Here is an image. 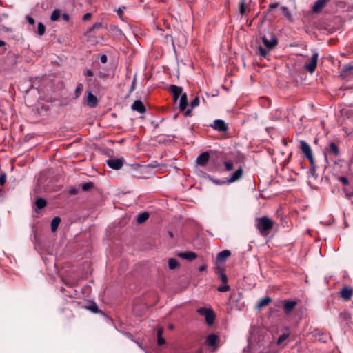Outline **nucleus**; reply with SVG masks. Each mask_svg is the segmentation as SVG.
Instances as JSON below:
<instances>
[{"label": "nucleus", "instance_id": "58", "mask_svg": "<svg viewBox=\"0 0 353 353\" xmlns=\"http://www.w3.org/2000/svg\"><path fill=\"white\" fill-rule=\"evenodd\" d=\"M344 216H345V219H344V224L345 225L346 227L348 226V224L347 223V219H346V214L345 212H344Z\"/></svg>", "mask_w": 353, "mask_h": 353}, {"label": "nucleus", "instance_id": "49", "mask_svg": "<svg viewBox=\"0 0 353 353\" xmlns=\"http://www.w3.org/2000/svg\"><path fill=\"white\" fill-rule=\"evenodd\" d=\"M69 193L71 195H75L78 193V190L75 188H71L69 190Z\"/></svg>", "mask_w": 353, "mask_h": 353}, {"label": "nucleus", "instance_id": "30", "mask_svg": "<svg viewBox=\"0 0 353 353\" xmlns=\"http://www.w3.org/2000/svg\"><path fill=\"white\" fill-rule=\"evenodd\" d=\"M61 11L59 9H55L50 16L51 21H57L61 17Z\"/></svg>", "mask_w": 353, "mask_h": 353}, {"label": "nucleus", "instance_id": "13", "mask_svg": "<svg viewBox=\"0 0 353 353\" xmlns=\"http://www.w3.org/2000/svg\"><path fill=\"white\" fill-rule=\"evenodd\" d=\"M243 174V170L242 167H239L233 174H231L230 177L226 180L228 183H232L240 180Z\"/></svg>", "mask_w": 353, "mask_h": 353}, {"label": "nucleus", "instance_id": "61", "mask_svg": "<svg viewBox=\"0 0 353 353\" xmlns=\"http://www.w3.org/2000/svg\"><path fill=\"white\" fill-rule=\"evenodd\" d=\"M196 353H203L202 350H198Z\"/></svg>", "mask_w": 353, "mask_h": 353}, {"label": "nucleus", "instance_id": "60", "mask_svg": "<svg viewBox=\"0 0 353 353\" xmlns=\"http://www.w3.org/2000/svg\"><path fill=\"white\" fill-rule=\"evenodd\" d=\"M168 234H169V236H170V237H173V233H172V232H170H170H168Z\"/></svg>", "mask_w": 353, "mask_h": 353}, {"label": "nucleus", "instance_id": "37", "mask_svg": "<svg viewBox=\"0 0 353 353\" xmlns=\"http://www.w3.org/2000/svg\"><path fill=\"white\" fill-rule=\"evenodd\" d=\"M101 28H102V23L97 22L92 27L90 28L88 32H92L97 30H99Z\"/></svg>", "mask_w": 353, "mask_h": 353}, {"label": "nucleus", "instance_id": "33", "mask_svg": "<svg viewBox=\"0 0 353 353\" xmlns=\"http://www.w3.org/2000/svg\"><path fill=\"white\" fill-rule=\"evenodd\" d=\"M86 308L89 310L92 311L93 313H99L100 312L97 305L95 303H91L88 306H86Z\"/></svg>", "mask_w": 353, "mask_h": 353}, {"label": "nucleus", "instance_id": "59", "mask_svg": "<svg viewBox=\"0 0 353 353\" xmlns=\"http://www.w3.org/2000/svg\"><path fill=\"white\" fill-rule=\"evenodd\" d=\"M6 43L3 41L0 40V47L5 46Z\"/></svg>", "mask_w": 353, "mask_h": 353}, {"label": "nucleus", "instance_id": "24", "mask_svg": "<svg viewBox=\"0 0 353 353\" xmlns=\"http://www.w3.org/2000/svg\"><path fill=\"white\" fill-rule=\"evenodd\" d=\"M230 255L231 252L230 250H224L217 254L216 261L219 262H224Z\"/></svg>", "mask_w": 353, "mask_h": 353}, {"label": "nucleus", "instance_id": "14", "mask_svg": "<svg viewBox=\"0 0 353 353\" xmlns=\"http://www.w3.org/2000/svg\"><path fill=\"white\" fill-rule=\"evenodd\" d=\"M168 90L173 95V99L174 103H176L179 97H181V94H183L182 93V88L175 85H170Z\"/></svg>", "mask_w": 353, "mask_h": 353}, {"label": "nucleus", "instance_id": "26", "mask_svg": "<svg viewBox=\"0 0 353 353\" xmlns=\"http://www.w3.org/2000/svg\"><path fill=\"white\" fill-rule=\"evenodd\" d=\"M60 222H61V219L59 216H56L52 220L51 224H50L52 232H54L57 231Z\"/></svg>", "mask_w": 353, "mask_h": 353}, {"label": "nucleus", "instance_id": "21", "mask_svg": "<svg viewBox=\"0 0 353 353\" xmlns=\"http://www.w3.org/2000/svg\"><path fill=\"white\" fill-rule=\"evenodd\" d=\"M352 290L351 288L345 287L340 292V296L345 301H349L352 296Z\"/></svg>", "mask_w": 353, "mask_h": 353}, {"label": "nucleus", "instance_id": "5", "mask_svg": "<svg viewBox=\"0 0 353 353\" xmlns=\"http://www.w3.org/2000/svg\"><path fill=\"white\" fill-rule=\"evenodd\" d=\"M340 77L346 83L350 81L353 77V65L351 63L344 65L340 72Z\"/></svg>", "mask_w": 353, "mask_h": 353}, {"label": "nucleus", "instance_id": "23", "mask_svg": "<svg viewBox=\"0 0 353 353\" xmlns=\"http://www.w3.org/2000/svg\"><path fill=\"white\" fill-rule=\"evenodd\" d=\"M250 11V9L248 8V4L247 3L246 0H240L239 1V13L241 16L247 15L248 13Z\"/></svg>", "mask_w": 353, "mask_h": 353}, {"label": "nucleus", "instance_id": "20", "mask_svg": "<svg viewBox=\"0 0 353 353\" xmlns=\"http://www.w3.org/2000/svg\"><path fill=\"white\" fill-rule=\"evenodd\" d=\"M330 0H316L312 7V11L315 13H319L321 11L322 8L325 7L326 3Z\"/></svg>", "mask_w": 353, "mask_h": 353}, {"label": "nucleus", "instance_id": "31", "mask_svg": "<svg viewBox=\"0 0 353 353\" xmlns=\"http://www.w3.org/2000/svg\"><path fill=\"white\" fill-rule=\"evenodd\" d=\"M179 265V262L176 259L170 258L168 260V266L171 270L176 268Z\"/></svg>", "mask_w": 353, "mask_h": 353}, {"label": "nucleus", "instance_id": "47", "mask_svg": "<svg viewBox=\"0 0 353 353\" xmlns=\"http://www.w3.org/2000/svg\"><path fill=\"white\" fill-rule=\"evenodd\" d=\"M212 181L214 182V183H215L216 185H223V184L228 183L226 182V180L221 181V180H218V179H212Z\"/></svg>", "mask_w": 353, "mask_h": 353}, {"label": "nucleus", "instance_id": "40", "mask_svg": "<svg viewBox=\"0 0 353 353\" xmlns=\"http://www.w3.org/2000/svg\"><path fill=\"white\" fill-rule=\"evenodd\" d=\"M310 174L316 179L317 177V174L316 173V165L314 163V160L313 161V165L310 164Z\"/></svg>", "mask_w": 353, "mask_h": 353}, {"label": "nucleus", "instance_id": "43", "mask_svg": "<svg viewBox=\"0 0 353 353\" xmlns=\"http://www.w3.org/2000/svg\"><path fill=\"white\" fill-rule=\"evenodd\" d=\"M83 90V85L81 83H79L75 89V98H78Z\"/></svg>", "mask_w": 353, "mask_h": 353}, {"label": "nucleus", "instance_id": "10", "mask_svg": "<svg viewBox=\"0 0 353 353\" xmlns=\"http://www.w3.org/2000/svg\"><path fill=\"white\" fill-rule=\"evenodd\" d=\"M124 163L123 158L110 159L106 161L107 165L113 170H119L122 168Z\"/></svg>", "mask_w": 353, "mask_h": 353}, {"label": "nucleus", "instance_id": "28", "mask_svg": "<svg viewBox=\"0 0 353 353\" xmlns=\"http://www.w3.org/2000/svg\"><path fill=\"white\" fill-rule=\"evenodd\" d=\"M149 217V214L146 212L138 215L137 222L139 224L144 223Z\"/></svg>", "mask_w": 353, "mask_h": 353}, {"label": "nucleus", "instance_id": "29", "mask_svg": "<svg viewBox=\"0 0 353 353\" xmlns=\"http://www.w3.org/2000/svg\"><path fill=\"white\" fill-rule=\"evenodd\" d=\"M216 272L219 274L220 279L222 281V283H228V276L223 272V269H221L220 268H217V270L216 271Z\"/></svg>", "mask_w": 353, "mask_h": 353}, {"label": "nucleus", "instance_id": "32", "mask_svg": "<svg viewBox=\"0 0 353 353\" xmlns=\"http://www.w3.org/2000/svg\"><path fill=\"white\" fill-rule=\"evenodd\" d=\"M163 330L161 329L158 330L157 331V343L159 345H162L165 343V340L162 337Z\"/></svg>", "mask_w": 353, "mask_h": 353}, {"label": "nucleus", "instance_id": "9", "mask_svg": "<svg viewBox=\"0 0 353 353\" xmlns=\"http://www.w3.org/2000/svg\"><path fill=\"white\" fill-rule=\"evenodd\" d=\"M210 126L220 132H225L229 129L228 124L222 119L214 120L213 123L210 125Z\"/></svg>", "mask_w": 353, "mask_h": 353}, {"label": "nucleus", "instance_id": "48", "mask_svg": "<svg viewBox=\"0 0 353 353\" xmlns=\"http://www.w3.org/2000/svg\"><path fill=\"white\" fill-rule=\"evenodd\" d=\"M83 74L88 77H92L93 72L91 70L87 69L83 71Z\"/></svg>", "mask_w": 353, "mask_h": 353}, {"label": "nucleus", "instance_id": "6", "mask_svg": "<svg viewBox=\"0 0 353 353\" xmlns=\"http://www.w3.org/2000/svg\"><path fill=\"white\" fill-rule=\"evenodd\" d=\"M301 150L304 154L305 157L310 161V164L313 165V161L314 160L312 152L310 145L305 141L302 140L300 141Z\"/></svg>", "mask_w": 353, "mask_h": 353}, {"label": "nucleus", "instance_id": "17", "mask_svg": "<svg viewBox=\"0 0 353 353\" xmlns=\"http://www.w3.org/2000/svg\"><path fill=\"white\" fill-rule=\"evenodd\" d=\"M177 256L179 258L185 259L188 261H192L196 259L197 257V254L195 252H191V251L184 252H179L177 254Z\"/></svg>", "mask_w": 353, "mask_h": 353}, {"label": "nucleus", "instance_id": "63", "mask_svg": "<svg viewBox=\"0 0 353 353\" xmlns=\"http://www.w3.org/2000/svg\"><path fill=\"white\" fill-rule=\"evenodd\" d=\"M171 37V41H172V45L174 46V40H173V38L172 37Z\"/></svg>", "mask_w": 353, "mask_h": 353}, {"label": "nucleus", "instance_id": "12", "mask_svg": "<svg viewBox=\"0 0 353 353\" xmlns=\"http://www.w3.org/2000/svg\"><path fill=\"white\" fill-rule=\"evenodd\" d=\"M99 100L96 96H94L90 91L87 92V97L85 98L86 105L91 108H95L97 106Z\"/></svg>", "mask_w": 353, "mask_h": 353}, {"label": "nucleus", "instance_id": "54", "mask_svg": "<svg viewBox=\"0 0 353 353\" xmlns=\"http://www.w3.org/2000/svg\"><path fill=\"white\" fill-rule=\"evenodd\" d=\"M26 19H27L28 22L30 24L33 25V24L34 23V19L32 17H30V16H27V17H26Z\"/></svg>", "mask_w": 353, "mask_h": 353}, {"label": "nucleus", "instance_id": "34", "mask_svg": "<svg viewBox=\"0 0 353 353\" xmlns=\"http://www.w3.org/2000/svg\"><path fill=\"white\" fill-rule=\"evenodd\" d=\"M94 184L92 182L85 183L82 185V190L84 192H88L91 189H92L94 188Z\"/></svg>", "mask_w": 353, "mask_h": 353}, {"label": "nucleus", "instance_id": "19", "mask_svg": "<svg viewBox=\"0 0 353 353\" xmlns=\"http://www.w3.org/2000/svg\"><path fill=\"white\" fill-rule=\"evenodd\" d=\"M210 159V155L208 152H203L196 159V163L199 165L205 166Z\"/></svg>", "mask_w": 353, "mask_h": 353}, {"label": "nucleus", "instance_id": "62", "mask_svg": "<svg viewBox=\"0 0 353 353\" xmlns=\"http://www.w3.org/2000/svg\"><path fill=\"white\" fill-rule=\"evenodd\" d=\"M235 296H236V294H232V295H231V296H230V297H231V299H233Z\"/></svg>", "mask_w": 353, "mask_h": 353}, {"label": "nucleus", "instance_id": "11", "mask_svg": "<svg viewBox=\"0 0 353 353\" xmlns=\"http://www.w3.org/2000/svg\"><path fill=\"white\" fill-rule=\"evenodd\" d=\"M339 148L336 145V144L334 143H331L329 145V147L326 148L325 149V158H327L328 156L330 157H336L339 155Z\"/></svg>", "mask_w": 353, "mask_h": 353}, {"label": "nucleus", "instance_id": "25", "mask_svg": "<svg viewBox=\"0 0 353 353\" xmlns=\"http://www.w3.org/2000/svg\"><path fill=\"white\" fill-rule=\"evenodd\" d=\"M188 106V97L186 93L181 94L179 100V108L181 111H185Z\"/></svg>", "mask_w": 353, "mask_h": 353}, {"label": "nucleus", "instance_id": "27", "mask_svg": "<svg viewBox=\"0 0 353 353\" xmlns=\"http://www.w3.org/2000/svg\"><path fill=\"white\" fill-rule=\"evenodd\" d=\"M35 205L39 210H41L46 206L47 201L45 199L39 197L36 200Z\"/></svg>", "mask_w": 353, "mask_h": 353}, {"label": "nucleus", "instance_id": "22", "mask_svg": "<svg viewBox=\"0 0 353 353\" xmlns=\"http://www.w3.org/2000/svg\"><path fill=\"white\" fill-rule=\"evenodd\" d=\"M271 301L272 299L270 296H265L258 301L256 305V309L260 310L263 307L267 306L270 303H271Z\"/></svg>", "mask_w": 353, "mask_h": 353}, {"label": "nucleus", "instance_id": "51", "mask_svg": "<svg viewBox=\"0 0 353 353\" xmlns=\"http://www.w3.org/2000/svg\"><path fill=\"white\" fill-rule=\"evenodd\" d=\"M100 60H101V63H107L108 57L105 54H102L101 56Z\"/></svg>", "mask_w": 353, "mask_h": 353}, {"label": "nucleus", "instance_id": "44", "mask_svg": "<svg viewBox=\"0 0 353 353\" xmlns=\"http://www.w3.org/2000/svg\"><path fill=\"white\" fill-rule=\"evenodd\" d=\"M199 104V97H195L190 103V105L192 108L198 106Z\"/></svg>", "mask_w": 353, "mask_h": 353}, {"label": "nucleus", "instance_id": "45", "mask_svg": "<svg viewBox=\"0 0 353 353\" xmlns=\"http://www.w3.org/2000/svg\"><path fill=\"white\" fill-rule=\"evenodd\" d=\"M6 173H1L0 174V185L3 186L6 182Z\"/></svg>", "mask_w": 353, "mask_h": 353}, {"label": "nucleus", "instance_id": "56", "mask_svg": "<svg viewBox=\"0 0 353 353\" xmlns=\"http://www.w3.org/2000/svg\"><path fill=\"white\" fill-rule=\"evenodd\" d=\"M343 89H351L352 88V85H346L345 83H344V85H343Z\"/></svg>", "mask_w": 353, "mask_h": 353}, {"label": "nucleus", "instance_id": "8", "mask_svg": "<svg viewBox=\"0 0 353 353\" xmlns=\"http://www.w3.org/2000/svg\"><path fill=\"white\" fill-rule=\"evenodd\" d=\"M270 39H268V38L266 36H263L261 37L262 41L264 44V46L268 49L272 50L273 49L278 43V39L276 37L274 34H270Z\"/></svg>", "mask_w": 353, "mask_h": 353}, {"label": "nucleus", "instance_id": "42", "mask_svg": "<svg viewBox=\"0 0 353 353\" xmlns=\"http://www.w3.org/2000/svg\"><path fill=\"white\" fill-rule=\"evenodd\" d=\"M288 334H283L280 335L277 339V344L281 345L288 337Z\"/></svg>", "mask_w": 353, "mask_h": 353}, {"label": "nucleus", "instance_id": "36", "mask_svg": "<svg viewBox=\"0 0 353 353\" xmlns=\"http://www.w3.org/2000/svg\"><path fill=\"white\" fill-rule=\"evenodd\" d=\"M46 31V27L42 23H39L37 28V33L39 36L44 34Z\"/></svg>", "mask_w": 353, "mask_h": 353}, {"label": "nucleus", "instance_id": "53", "mask_svg": "<svg viewBox=\"0 0 353 353\" xmlns=\"http://www.w3.org/2000/svg\"><path fill=\"white\" fill-rule=\"evenodd\" d=\"M61 18H62L64 21H69V19H70V16H69V14H65V13H64V14H61Z\"/></svg>", "mask_w": 353, "mask_h": 353}, {"label": "nucleus", "instance_id": "64", "mask_svg": "<svg viewBox=\"0 0 353 353\" xmlns=\"http://www.w3.org/2000/svg\"><path fill=\"white\" fill-rule=\"evenodd\" d=\"M2 192V189L0 188V192Z\"/></svg>", "mask_w": 353, "mask_h": 353}, {"label": "nucleus", "instance_id": "4", "mask_svg": "<svg viewBox=\"0 0 353 353\" xmlns=\"http://www.w3.org/2000/svg\"><path fill=\"white\" fill-rule=\"evenodd\" d=\"M319 54L314 52L310 61L305 63L304 69L310 74H312L316 69L318 63Z\"/></svg>", "mask_w": 353, "mask_h": 353}, {"label": "nucleus", "instance_id": "16", "mask_svg": "<svg viewBox=\"0 0 353 353\" xmlns=\"http://www.w3.org/2000/svg\"><path fill=\"white\" fill-rule=\"evenodd\" d=\"M219 341V336L215 334H210L206 337L205 344L210 347H214Z\"/></svg>", "mask_w": 353, "mask_h": 353}, {"label": "nucleus", "instance_id": "18", "mask_svg": "<svg viewBox=\"0 0 353 353\" xmlns=\"http://www.w3.org/2000/svg\"><path fill=\"white\" fill-rule=\"evenodd\" d=\"M132 109L134 111H137L139 113H145L146 111V108L143 103V102L140 100H136L132 105Z\"/></svg>", "mask_w": 353, "mask_h": 353}, {"label": "nucleus", "instance_id": "46", "mask_svg": "<svg viewBox=\"0 0 353 353\" xmlns=\"http://www.w3.org/2000/svg\"><path fill=\"white\" fill-rule=\"evenodd\" d=\"M125 9V6H121V7H119L117 10V13L118 14V16L119 17V18L122 19L123 17V12H124V10Z\"/></svg>", "mask_w": 353, "mask_h": 353}, {"label": "nucleus", "instance_id": "50", "mask_svg": "<svg viewBox=\"0 0 353 353\" xmlns=\"http://www.w3.org/2000/svg\"><path fill=\"white\" fill-rule=\"evenodd\" d=\"M279 6V3H271L269 6V10H272L273 9H275L276 8H278Z\"/></svg>", "mask_w": 353, "mask_h": 353}, {"label": "nucleus", "instance_id": "38", "mask_svg": "<svg viewBox=\"0 0 353 353\" xmlns=\"http://www.w3.org/2000/svg\"><path fill=\"white\" fill-rule=\"evenodd\" d=\"M258 53L262 57H265L268 54V51L261 46L258 47Z\"/></svg>", "mask_w": 353, "mask_h": 353}, {"label": "nucleus", "instance_id": "7", "mask_svg": "<svg viewBox=\"0 0 353 353\" xmlns=\"http://www.w3.org/2000/svg\"><path fill=\"white\" fill-rule=\"evenodd\" d=\"M298 303L296 301H290L288 299H284L282 301L283 312L286 315H290L297 305Z\"/></svg>", "mask_w": 353, "mask_h": 353}, {"label": "nucleus", "instance_id": "57", "mask_svg": "<svg viewBox=\"0 0 353 353\" xmlns=\"http://www.w3.org/2000/svg\"><path fill=\"white\" fill-rule=\"evenodd\" d=\"M185 116H191V110L188 109L185 112Z\"/></svg>", "mask_w": 353, "mask_h": 353}, {"label": "nucleus", "instance_id": "41", "mask_svg": "<svg viewBox=\"0 0 353 353\" xmlns=\"http://www.w3.org/2000/svg\"><path fill=\"white\" fill-rule=\"evenodd\" d=\"M225 285H221L217 288V290L221 292H225L230 290V286L227 283H224Z\"/></svg>", "mask_w": 353, "mask_h": 353}, {"label": "nucleus", "instance_id": "55", "mask_svg": "<svg viewBox=\"0 0 353 353\" xmlns=\"http://www.w3.org/2000/svg\"><path fill=\"white\" fill-rule=\"evenodd\" d=\"M207 268V265L206 264H203L202 265H201L199 268V270L200 272H203V271H205Z\"/></svg>", "mask_w": 353, "mask_h": 353}, {"label": "nucleus", "instance_id": "15", "mask_svg": "<svg viewBox=\"0 0 353 353\" xmlns=\"http://www.w3.org/2000/svg\"><path fill=\"white\" fill-rule=\"evenodd\" d=\"M351 314L347 312H343L340 314V322L341 325L347 326L351 328Z\"/></svg>", "mask_w": 353, "mask_h": 353}, {"label": "nucleus", "instance_id": "1", "mask_svg": "<svg viewBox=\"0 0 353 353\" xmlns=\"http://www.w3.org/2000/svg\"><path fill=\"white\" fill-rule=\"evenodd\" d=\"M256 228L262 235H268V234H270L274 225V222L272 220H271L267 216H263L257 218L256 219Z\"/></svg>", "mask_w": 353, "mask_h": 353}, {"label": "nucleus", "instance_id": "52", "mask_svg": "<svg viewBox=\"0 0 353 353\" xmlns=\"http://www.w3.org/2000/svg\"><path fill=\"white\" fill-rule=\"evenodd\" d=\"M91 17H92L91 13H86L83 16V20H84V21L89 20L91 18Z\"/></svg>", "mask_w": 353, "mask_h": 353}, {"label": "nucleus", "instance_id": "3", "mask_svg": "<svg viewBox=\"0 0 353 353\" xmlns=\"http://www.w3.org/2000/svg\"><path fill=\"white\" fill-rule=\"evenodd\" d=\"M197 312L199 315L205 317L206 323L209 325H212L214 323L216 316L212 309L207 307H200L197 310Z\"/></svg>", "mask_w": 353, "mask_h": 353}, {"label": "nucleus", "instance_id": "35", "mask_svg": "<svg viewBox=\"0 0 353 353\" xmlns=\"http://www.w3.org/2000/svg\"><path fill=\"white\" fill-rule=\"evenodd\" d=\"M282 14L288 19H292V14L290 13V11L289 10L288 8L286 6H283L281 8Z\"/></svg>", "mask_w": 353, "mask_h": 353}, {"label": "nucleus", "instance_id": "2", "mask_svg": "<svg viewBox=\"0 0 353 353\" xmlns=\"http://www.w3.org/2000/svg\"><path fill=\"white\" fill-rule=\"evenodd\" d=\"M338 180L343 184V191L345 193V197L351 200L353 196V186L350 183L348 179L345 176L338 177Z\"/></svg>", "mask_w": 353, "mask_h": 353}, {"label": "nucleus", "instance_id": "39", "mask_svg": "<svg viewBox=\"0 0 353 353\" xmlns=\"http://www.w3.org/2000/svg\"><path fill=\"white\" fill-rule=\"evenodd\" d=\"M224 166L226 171H230L234 168V164L231 161H225Z\"/></svg>", "mask_w": 353, "mask_h": 353}]
</instances>
